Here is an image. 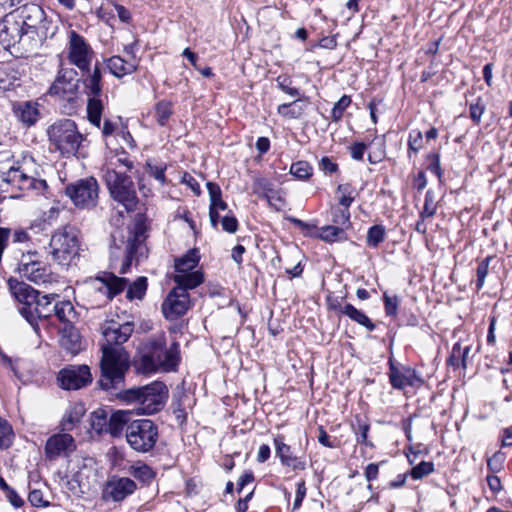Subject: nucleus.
I'll list each match as a JSON object with an SVG mask.
<instances>
[{
	"label": "nucleus",
	"mask_w": 512,
	"mask_h": 512,
	"mask_svg": "<svg viewBox=\"0 0 512 512\" xmlns=\"http://www.w3.org/2000/svg\"><path fill=\"white\" fill-rule=\"evenodd\" d=\"M351 98L349 96H342L333 106L332 109V119L334 121H338L342 118L344 111L350 105Z\"/></svg>",
	"instance_id": "obj_45"
},
{
	"label": "nucleus",
	"mask_w": 512,
	"mask_h": 512,
	"mask_svg": "<svg viewBox=\"0 0 512 512\" xmlns=\"http://www.w3.org/2000/svg\"><path fill=\"white\" fill-rule=\"evenodd\" d=\"M103 103L98 97H90L87 103V115L91 124L100 127L103 113Z\"/></svg>",
	"instance_id": "obj_32"
},
{
	"label": "nucleus",
	"mask_w": 512,
	"mask_h": 512,
	"mask_svg": "<svg viewBox=\"0 0 512 512\" xmlns=\"http://www.w3.org/2000/svg\"><path fill=\"white\" fill-rule=\"evenodd\" d=\"M336 196L339 206L349 208L354 202L356 190L348 183L340 184L336 189Z\"/></svg>",
	"instance_id": "obj_36"
},
{
	"label": "nucleus",
	"mask_w": 512,
	"mask_h": 512,
	"mask_svg": "<svg viewBox=\"0 0 512 512\" xmlns=\"http://www.w3.org/2000/svg\"><path fill=\"white\" fill-rule=\"evenodd\" d=\"M87 76L83 79V84L87 95L91 97H99L102 92V74L99 64L96 63L92 71H87Z\"/></svg>",
	"instance_id": "obj_30"
},
{
	"label": "nucleus",
	"mask_w": 512,
	"mask_h": 512,
	"mask_svg": "<svg viewBox=\"0 0 512 512\" xmlns=\"http://www.w3.org/2000/svg\"><path fill=\"white\" fill-rule=\"evenodd\" d=\"M129 473L143 483H150L155 477V473L152 468L144 463H138L131 466Z\"/></svg>",
	"instance_id": "obj_37"
},
{
	"label": "nucleus",
	"mask_w": 512,
	"mask_h": 512,
	"mask_svg": "<svg viewBox=\"0 0 512 512\" xmlns=\"http://www.w3.org/2000/svg\"><path fill=\"white\" fill-rule=\"evenodd\" d=\"M125 437L133 450L146 453L155 446L158 439V430L151 420L137 419L128 425Z\"/></svg>",
	"instance_id": "obj_9"
},
{
	"label": "nucleus",
	"mask_w": 512,
	"mask_h": 512,
	"mask_svg": "<svg viewBox=\"0 0 512 512\" xmlns=\"http://www.w3.org/2000/svg\"><path fill=\"white\" fill-rule=\"evenodd\" d=\"M274 444L276 454L283 465L291 467L294 470L305 469V462L293 454L291 447L284 443L282 436H277L274 439Z\"/></svg>",
	"instance_id": "obj_24"
},
{
	"label": "nucleus",
	"mask_w": 512,
	"mask_h": 512,
	"mask_svg": "<svg viewBox=\"0 0 512 512\" xmlns=\"http://www.w3.org/2000/svg\"><path fill=\"white\" fill-rule=\"evenodd\" d=\"M182 183L186 184L195 195L199 196L201 194L200 185L192 175L184 173L182 176Z\"/></svg>",
	"instance_id": "obj_55"
},
{
	"label": "nucleus",
	"mask_w": 512,
	"mask_h": 512,
	"mask_svg": "<svg viewBox=\"0 0 512 512\" xmlns=\"http://www.w3.org/2000/svg\"><path fill=\"white\" fill-rule=\"evenodd\" d=\"M206 186L210 197L209 218L211 225L216 227L220 219L219 212L225 211L227 204L222 200V192L219 185L207 182Z\"/></svg>",
	"instance_id": "obj_23"
},
{
	"label": "nucleus",
	"mask_w": 512,
	"mask_h": 512,
	"mask_svg": "<svg viewBox=\"0 0 512 512\" xmlns=\"http://www.w3.org/2000/svg\"><path fill=\"white\" fill-rule=\"evenodd\" d=\"M320 169L325 173H334L338 170V165L329 157H323L319 163Z\"/></svg>",
	"instance_id": "obj_58"
},
{
	"label": "nucleus",
	"mask_w": 512,
	"mask_h": 512,
	"mask_svg": "<svg viewBox=\"0 0 512 512\" xmlns=\"http://www.w3.org/2000/svg\"><path fill=\"white\" fill-rule=\"evenodd\" d=\"M219 221L221 222L222 229L228 233H235L238 229V221L232 214L220 217Z\"/></svg>",
	"instance_id": "obj_47"
},
{
	"label": "nucleus",
	"mask_w": 512,
	"mask_h": 512,
	"mask_svg": "<svg viewBox=\"0 0 512 512\" xmlns=\"http://www.w3.org/2000/svg\"><path fill=\"white\" fill-rule=\"evenodd\" d=\"M136 490V483L130 478H112L107 482L103 497L113 501H122Z\"/></svg>",
	"instance_id": "obj_22"
},
{
	"label": "nucleus",
	"mask_w": 512,
	"mask_h": 512,
	"mask_svg": "<svg viewBox=\"0 0 512 512\" xmlns=\"http://www.w3.org/2000/svg\"><path fill=\"white\" fill-rule=\"evenodd\" d=\"M31 166L32 160L25 157L22 160L0 161V190L4 193H11L12 198H19L21 192L28 190L38 192L46 190V181L36 179L31 174Z\"/></svg>",
	"instance_id": "obj_1"
},
{
	"label": "nucleus",
	"mask_w": 512,
	"mask_h": 512,
	"mask_svg": "<svg viewBox=\"0 0 512 512\" xmlns=\"http://www.w3.org/2000/svg\"><path fill=\"white\" fill-rule=\"evenodd\" d=\"M126 282L124 278L117 277L111 273H104L94 280L93 285L95 290L104 296L105 301H109L123 291Z\"/></svg>",
	"instance_id": "obj_21"
},
{
	"label": "nucleus",
	"mask_w": 512,
	"mask_h": 512,
	"mask_svg": "<svg viewBox=\"0 0 512 512\" xmlns=\"http://www.w3.org/2000/svg\"><path fill=\"white\" fill-rule=\"evenodd\" d=\"M132 413L130 411L118 410L106 419L105 412L98 410L92 414V427L99 432L106 431L112 437H120L132 422Z\"/></svg>",
	"instance_id": "obj_13"
},
{
	"label": "nucleus",
	"mask_w": 512,
	"mask_h": 512,
	"mask_svg": "<svg viewBox=\"0 0 512 512\" xmlns=\"http://www.w3.org/2000/svg\"><path fill=\"white\" fill-rule=\"evenodd\" d=\"M200 256L198 250L192 249L175 261L176 274L173 280L177 285L195 288L203 282V274L193 269L198 265Z\"/></svg>",
	"instance_id": "obj_10"
},
{
	"label": "nucleus",
	"mask_w": 512,
	"mask_h": 512,
	"mask_svg": "<svg viewBox=\"0 0 512 512\" xmlns=\"http://www.w3.org/2000/svg\"><path fill=\"white\" fill-rule=\"evenodd\" d=\"M62 348L75 355L81 350V340L77 331L70 329L65 332L60 340Z\"/></svg>",
	"instance_id": "obj_33"
},
{
	"label": "nucleus",
	"mask_w": 512,
	"mask_h": 512,
	"mask_svg": "<svg viewBox=\"0 0 512 512\" xmlns=\"http://www.w3.org/2000/svg\"><path fill=\"white\" fill-rule=\"evenodd\" d=\"M306 495V487L304 481L298 483L297 485V491H296V497L294 500L293 508L297 509L300 507L304 497Z\"/></svg>",
	"instance_id": "obj_59"
},
{
	"label": "nucleus",
	"mask_w": 512,
	"mask_h": 512,
	"mask_svg": "<svg viewBox=\"0 0 512 512\" xmlns=\"http://www.w3.org/2000/svg\"><path fill=\"white\" fill-rule=\"evenodd\" d=\"M278 87L285 93L289 94L292 97L299 95V90L290 86V80L286 77H278L277 78Z\"/></svg>",
	"instance_id": "obj_53"
},
{
	"label": "nucleus",
	"mask_w": 512,
	"mask_h": 512,
	"mask_svg": "<svg viewBox=\"0 0 512 512\" xmlns=\"http://www.w3.org/2000/svg\"><path fill=\"white\" fill-rule=\"evenodd\" d=\"M107 67L115 77H123L133 73L138 67V60L135 56L123 59L120 56H112L107 60Z\"/></svg>",
	"instance_id": "obj_25"
},
{
	"label": "nucleus",
	"mask_w": 512,
	"mask_h": 512,
	"mask_svg": "<svg viewBox=\"0 0 512 512\" xmlns=\"http://www.w3.org/2000/svg\"><path fill=\"white\" fill-rule=\"evenodd\" d=\"M435 205L432 198V193L428 191L425 197V204L422 211V216L431 217L435 214Z\"/></svg>",
	"instance_id": "obj_56"
},
{
	"label": "nucleus",
	"mask_w": 512,
	"mask_h": 512,
	"mask_svg": "<svg viewBox=\"0 0 512 512\" xmlns=\"http://www.w3.org/2000/svg\"><path fill=\"white\" fill-rule=\"evenodd\" d=\"M55 315L64 323H72L76 319V312L71 302L62 301L54 306Z\"/></svg>",
	"instance_id": "obj_35"
},
{
	"label": "nucleus",
	"mask_w": 512,
	"mask_h": 512,
	"mask_svg": "<svg viewBox=\"0 0 512 512\" xmlns=\"http://www.w3.org/2000/svg\"><path fill=\"white\" fill-rule=\"evenodd\" d=\"M291 104H282L277 108L278 113L286 118H297L300 115V112H296L293 109H290Z\"/></svg>",
	"instance_id": "obj_60"
},
{
	"label": "nucleus",
	"mask_w": 512,
	"mask_h": 512,
	"mask_svg": "<svg viewBox=\"0 0 512 512\" xmlns=\"http://www.w3.org/2000/svg\"><path fill=\"white\" fill-rule=\"evenodd\" d=\"M13 111L17 119L26 126L34 125L39 117L38 104L31 101L15 103Z\"/></svg>",
	"instance_id": "obj_26"
},
{
	"label": "nucleus",
	"mask_w": 512,
	"mask_h": 512,
	"mask_svg": "<svg viewBox=\"0 0 512 512\" xmlns=\"http://www.w3.org/2000/svg\"><path fill=\"white\" fill-rule=\"evenodd\" d=\"M134 331L132 322L122 324L114 321L106 322L101 327L103 342L101 348H124L122 345L128 341Z\"/></svg>",
	"instance_id": "obj_17"
},
{
	"label": "nucleus",
	"mask_w": 512,
	"mask_h": 512,
	"mask_svg": "<svg viewBox=\"0 0 512 512\" xmlns=\"http://www.w3.org/2000/svg\"><path fill=\"white\" fill-rule=\"evenodd\" d=\"M180 361L179 344L173 342L166 346V337L163 333L151 337L144 346L141 355L140 369L144 373L175 370Z\"/></svg>",
	"instance_id": "obj_2"
},
{
	"label": "nucleus",
	"mask_w": 512,
	"mask_h": 512,
	"mask_svg": "<svg viewBox=\"0 0 512 512\" xmlns=\"http://www.w3.org/2000/svg\"><path fill=\"white\" fill-rule=\"evenodd\" d=\"M423 143V135L419 130H414L409 135L408 146L409 150L414 153L418 152L422 148Z\"/></svg>",
	"instance_id": "obj_49"
},
{
	"label": "nucleus",
	"mask_w": 512,
	"mask_h": 512,
	"mask_svg": "<svg viewBox=\"0 0 512 512\" xmlns=\"http://www.w3.org/2000/svg\"><path fill=\"white\" fill-rule=\"evenodd\" d=\"M19 18L23 23L28 40L36 39L42 42L55 34L56 27L52 20L47 17L43 8L37 4L24 5Z\"/></svg>",
	"instance_id": "obj_5"
},
{
	"label": "nucleus",
	"mask_w": 512,
	"mask_h": 512,
	"mask_svg": "<svg viewBox=\"0 0 512 512\" xmlns=\"http://www.w3.org/2000/svg\"><path fill=\"white\" fill-rule=\"evenodd\" d=\"M290 173L298 179H307L312 175V167L306 161H298L291 165Z\"/></svg>",
	"instance_id": "obj_40"
},
{
	"label": "nucleus",
	"mask_w": 512,
	"mask_h": 512,
	"mask_svg": "<svg viewBox=\"0 0 512 512\" xmlns=\"http://www.w3.org/2000/svg\"><path fill=\"white\" fill-rule=\"evenodd\" d=\"M50 94L59 99L73 102L78 98L79 79L76 70L72 68H62L50 88Z\"/></svg>",
	"instance_id": "obj_14"
},
{
	"label": "nucleus",
	"mask_w": 512,
	"mask_h": 512,
	"mask_svg": "<svg viewBox=\"0 0 512 512\" xmlns=\"http://www.w3.org/2000/svg\"><path fill=\"white\" fill-rule=\"evenodd\" d=\"M57 381L62 389L78 390L92 382V374L87 365H69L59 371Z\"/></svg>",
	"instance_id": "obj_16"
},
{
	"label": "nucleus",
	"mask_w": 512,
	"mask_h": 512,
	"mask_svg": "<svg viewBox=\"0 0 512 512\" xmlns=\"http://www.w3.org/2000/svg\"><path fill=\"white\" fill-rule=\"evenodd\" d=\"M18 270L24 277L36 284L47 282L48 274L39 262H22Z\"/></svg>",
	"instance_id": "obj_28"
},
{
	"label": "nucleus",
	"mask_w": 512,
	"mask_h": 512,
	"mask_svg": "<svg viewBox=\"0 0 512 512\" xmlns=\"http://www.w3.org/2000/svg\"><path fill=\"white\" fill-rule=\"evenodd\" d=\"M146 169L150 176H152L155 180H157L161 186H164L166 183L165 176V166L152 165L150 162L146 163Z\"/></svg>",
	"instance_id": "obj_46"
},
{
	"label": "nucleus",
	"mask_w": 512,
	"mask_h": 512,
	"mask_svg": "<svg viewBox=\"0 0 512 512\" xmlns=\"http://www.w3.org/2000/svg\"><path fill=\"white\" fill-rule=\"evenodd\" d=\"M29 502L35 507H45L48 501L44 499V495L40 490H33L28 495Z\"/></svg>",
	"instance_id": "obj_52"
},
{
	"label": "nucleus",
	"mask_w": 512,
	"mask_h": 512,
	"mask_svg": "<svg viewBox=\"0 0 512 512\" xmlns=\"http://www.w3.org/2000/svg\"><path fill=\"white\" fill-rule=\"evenodd\" d=\"M13 439V430L11 425L0 418V448H7L11 445Z\"/></svg>",
	"instance_id": "obj_41"
},
{
	"label": "nucleus",
	"mask_w": 512,
	"mask_h": 512,
	"mask_svg": "<svg viewBox=\"0 0 512 512\" xmlns=\"http://www.w3.org/2000/svg\"><path fill=\"white\" fill-rule=\"evenodd\" d=\"M188 289L184 285H177L169 292L162 304V312L166 319L175 320L189 310L191 301L187 292Z\"/></svg>",
	"instance_id": "obj_15"
},
{
	"label": "nucleus",
	"mask_w": 512,
	"mask_h": 512,
	"mask_svg": "<svg viewBox=\"0 0 512 512\" xmlns=\"http://www.w3.org/2000/svg\"><path fill=\"white\" fill-rule=\"evenodd\" d=\"M171 115L172 107L170 102L161 101L157 103L155 106V117L159 125H165Z\"/></svg>",
	"instance_id": "obj_39"
},
{
	"label": "nucleus",
	"mask_w": 512,
	"mask_h": 512,
	"mask_svg": "<svg viewBox=\"0 0 512 512\" xmlns=\"http://www.w3.org/2000/svg\"><path fill=\"white\" fill-rule=\"evenodd\" d=\"M312 237L319 238L325 242H335L345 239V232L342 228L332 225L322 227L320 230H314Z\"/></svg>",
	"instance_id": "obj_31"
},
{
	"label": "nucleus",
	"mask_w": 512,
	"mask_h": 512,
	"mask_svg": "<svg viewBox=\"0 0 512 512\" xmlns=\"http://www.w3.org/2000/svg\"><path fill=\"white\" fill-rule=\"evenodd\" d=\"M372 145L377 146V151H374V152L370 151L368 154V159H369L370 163L376 164L384 158L385 151L383 149V144L381 141L373 142Z\"/></svg>",
	"instance_id": "obj_54"
},
{
	"label": "nucleus",
	"mask_w": 512,
	"mask_h": 512,
	"mask_svg": "<svg viewBox=\"0 0 512 512\" xmlns=\"http://www.w3.org/2000/svg\"><path fill=\"white\" fill-rule=\"evenodd\" d=\"M331 212H332L331 220L333 223H335L337 225H341V226L349 224L350 212H349L348 207H341V206L338 208L332 207Z\"/></svg>",
	"instance_id": "obj_43"
},
{
	"label": "nucleus",
	"mask_w": 512,
	"mask_h": 512,
	"mask_svg": "<svg viewBox=\"0 0 512 512\" xmlns=\"http://www.w3.org/2000/svg\"><path fill=\"white\" fill-rule=\"evenodd\" d=\"M49 141L62 154H74L81 142L82 135L74 121L63 119L53 123L47 130Z\"/></svg>",
	"instance_id": "obj_8"
},
{
	"label": "nucleus",
	"mask_w": 512,
	"mask_h": 512,
	"mask_svg": "<svg viewBox=\"0 0 512 512\" xmlns=\"http://www.w3.org/2000/svg\"><path fill=\"white\" fill-rule=\"evenodd\" d=\"M366 150V145L362 142L355 143L350 147L351 157L355 160H362Z\"/></svg>",
	"instance_id": "obj_57"
},
{
	"label": "nucleus",
	"mask_w": 512,
	"mask_h": 512,
	"mask_svg": "<svg viewBox=\"0 0 512 512\" xmlns=\"http://www.w3.org/2000/svg\"><path fill=\"white\" fill-rule=\"evenodd\" d=\"M101 352L99 386L104 390L121 388L130 368L129 353L125 348H101Z\"/></svg>",
	"instance_id": "obj_3"
},
{
	"label": "nucleus",
	"mask_w": 512,
	"mask_h": 512,
	"mask_svg": "<svg viewBox=\"0 0 512 512\" xmlns=\"http://www.w3.org/2000/svg\"><path fill=\"white\" fill-rule=\"evenodd\" d=\"M147 279L145 277H138L127 290V298L129 300L142 299L146 293Z\"/></svg>",
	"instance_id": "obj_38"
},
{
	"label": "nucleus",
	"mask_w": 512,
	"mask_h": 512,
	"mask_svg": "<svg viewBox=\"0 0 512 512\" xmlns=\"http://www.w3.org/2000/svg\"><path fill=\"white\" fill-rule=\"evenodd\" d=\"M21 41H29L22 21L14 13L6 14L0 20V42L5 47H11Z\"/></svg>",
	"instance_id": "obj_19"
},
{
	"label": "nucleus",
	"mask_w": 512,
	"mask_h": 512,
	"mask_svg": "<svg viewBox=\"0 0 512 512\" xmlns=\"http://www.w3.org/2000/svg\"><path fill=\"white\" fill-rule=\"evenodd\" d=\"M77 448L76 441L66 431L51 435L45 444L44 452L48 460H56L59 457H69Z\"/></svg>",
	"instance_id": "obj_20"
},
{
	"label": "nucleus",
	"mask_w": 512,
	"mask_h": 512,
	"mask_svg": "<svg viewBox=\"0 0 512 512\" xmlns=\"http://www.w3.org/2000/svg\"><path fill=\"white\" fill-rule=\"evenodd\" d=\"M94 56V50L84 37L74 30L69 31L66 47L68 62L81 71H89Z\"/></svg>",
	"instance_id": "obj_11"
},
{
	"label": "nucleus",
	"mask_w": 512,
	"mask_h": 512,
	"mask_svg": "<svg viewBox=\"0 0 512 512\" xmlns=\"http://www.w3.org/2000/svg\"><path fill=\"white\" fill-rule=\"evenodd\" d=\"M113 6L115 7L117 15L122 22L128 23L131 20V14L124 6L115 2H113Z\"/></svg>",
	"instance_id": "obj_61"
},
{
	"label": "nucleus",
	"mask_w": 512,
	"mask_h": 512,
	"mask_svg": "<svg viewBox=\"0 0 512 512\" xmlns=\"http://www.w3.org/2000/svg\"><path fill=\"white\" fill-rule=\"evenodd\" d=\"M384 303H385V311L387 315H396L399 300L397 296H390L387 293H384Z\"/></svg>",
	"instance_id": "obj_51"
},
{
	"label": "nucleus",
	"mask_w": 512,
	"mask_h": 512,
	"mask_svg": "<svg viewBox=\"0 0 512 512\" xmlns=\"http://www.w3.org/2000/svg\"><path fill=\"white\" fill-rule=\"evenodd\" d=\"M385 229L383 226L374 225L367 233V244L371 247H377L384 240Z\"/></svg>",
	"instance_id": "obj_42"
},
{
	"label": "nucleus",
	"mask_w": 512,
	"mask_h": 512,
	"mask_svg": "<svg viewBox=\"0 0 512 512\" xmlns=\"http://www.w3.org/2000/svg\"><path fill=\"white\" fill-rule=\"evenodd\" d=\"M66 195L79 208H94L99 198L98 182L93 177L80 179L66 187Z\"/></svg>",
	"instance_id": "obj_12"
},
{
	"label": "nucleus",
	"mask_w": 512,
	"mask_h": 512,
	"mask_svg": "<svg viewBox=\"0 0 512 512\" xmlns=\"http://www.w3.org/2000/svg\"><path fill=\"white\" fill-rule=\"evenodd\" d=\"M378 472H379L378 465L371 463L365 469V477L368 481L374 480L377 478Z\"/></svg>",
	"instance_id": "obj_62"
},
{
	"label": "nucleus",
	"mask_w": 512,
	"mask_h": 512,
	"mask_svg": "<svg viewBox=\"0 0 512 512\" xmlns=\"http://www.w3.org/2000/svg\"><path fill=\"white\" fill-rule=\"evenodd\" d=\"M491 257L485 258L477 267V288L480 289L484 285L485 278L489 270V262Z\"/></svg>",
	"instance_id": "obj_48"
},
{
	"label": "nucleus",
	"mask_w": 512,
	"mask_h": 512,
	"mask_svg": "<svg viewBox=\"0 0 512 512\" xmlns=\"http://www.w3.org/2000/svg\"><path fill=\"white\" fill-rule=\"evenodd\" d=\"M79 249V231L66 225L53 232L47 253L57 264L67 266L78 256Z\"/></svg>",
	"instance_id": "obj_4"
},
{
	"label": "nucleus",
	"mask_w": 512,
	"mask_h": 512,
	"mask_svg": "<svg viewBox=\"0 0 512 512\" xmlns=\"http://www.w3.org/2000/svg\"><path fill=\"white\" fill-rule=\"evenodd\" d=\"M256 148L260 154L266 153L270 148V141L267 137H260L256 141Z\"/></svg>",
	"instance_id": "obj_63"
},
{
	"label": "nucleus",
	"mask_w": 512,
	"mask_h": 512,
	"mask_svg": "<svg viewBox=\"0 0 512 512\" xmlns=\"http://www.w3.org/2000/svg\"><path fill=\"white\" fill-rule=\"evenodd\" d=\"M434 470V464L432 462L422 461L411 470V477L413 479H421Z\"/></svg>",
	"instance_id": "obj_44"
},
{
	"label": "nucleus",
	"mask_w": 512,
	"mask_h": 512,
	"mask_svg": "<svg viewBox=\"0 0 512 512\" xmlns=\"http://www.w3.org/2000/svg\"><path fill=\"white\" fill-rule=\"evenodd\" d=\"M342 313L348 316L351 320L366 327L369 331H372L375 327L371 320L362 311L356 309L351 304H346L342 309Z\"/></svg>",
	"instance_id": "obj_34"
},
{
	"label": "nucleus",
	"mask_w": 512,
	"mask_h": 512,
	"mask_svg": "<svg viewBox=\"0 0 512 512\" xmlns=\"http://www.w3.org/2000/svg\"><path fill=\"white\" fill-rule=\"evenodd\" d=\"M6 493L7 498L14 507L18 508L23 504L22 499L17 495V493L14 490L9 488V490H6Z\"/></svg>",
	"instance_id": "obj_64"
},
{
	"label": "nucleus",
	"mask_w": 512,
	"mask_h": 512,
	"mask_svg": "<svg viewBox=\"0 0 512 512\" xmlns=\"http://www.w3.org/2000/svg\"><path fill=\"white\" fill-rule=\"evenodd\" d=\"M167 388L164 383L155 381L142 387H134L124 391L123 398L128 402H136L144 414L157 412L167 398Z\"/></svg>",
	"instance_id": "obj_6"
},
{
	"label": "nucleus",
	"mask_w": 512,
	"mask_h": 512,
	"mask_svg": "<svg viewBox=\"0 0 512 512\" xmlns=\"http://www.w3.org/2000/svg\"><path fill=\"white\" fill-rule=\"evenodd\" d=\"M504 460V454L497 452L490 459H488L487 466L490 471L494 473L499 472L503 468Z\"/></svg>",
	"instance_id": "obj_50"
},
{
	"label": "nucleus",
	"mask_w": 512,
	"mask_h": 512,
	"mask_svg": "<svg viewBox=\"0 0 512 512\" xmlns=\"http://www.w3.org/2000/svg\"><path fill=\"white\" fill-rule=\"evenodd\" d=\"M390 382L394 388L403 389L406 386H415L420 379L414 371L410 369L399 370L395 367L390 368Z\"/></svg>",
	"instance_id": "obj_27"
},
{
	"label": "nucleus",
	"mask_w": 512,
	"mask_h": 512,
	"mask_svg": "<svg viewBox=\"0 0 512 512\" xmlns=\"http://www.w3.org/2000/svg\"><path fill=\"white\" fill-rule=\"evenodd\" d=\"M85 414V408L82 404L76 403L71 405L64 414L60 427L62 431H71L78 425Z\"/></svg>",
	"instance_id": "obj_29"
},
{
	"label": "nucleus",
	"mask_w": 512,
	"mask_h": 512,
	"mask_svg": "<svg viewBox=\"0 0 512 512\" xmlns=\"http://www.w3.org/2000/svg\"><path fill=\"white\" fill-rule=\"evenodd\" d=\"M8 286L14 298L18 302L28 306L33 304L37 306L48 305L58 296L57 294L51 293L39 297V293L30 285L13 278L8 280Z\"/></svg>",
	"instance_id": "obj_18"
},
{
	"label": "nucleus",
	"mask_w": 512,
	"mask_h": 512,
	"mask_svg": "<svg viewBox=\"0 0 512 512\" xmlns=\"http://www.w3.org/2000/svg\"><path fill=\"white\" fill-rule=\"evenodd\" d=\"M104 180L111 197L122 204L127 211L136 209L138 199L131 178L114 169L107 168Z\"/></svg>",
	"instance_id": "obj_7"
}]
</instances>
